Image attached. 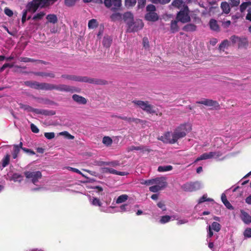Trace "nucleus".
I'll use <instances>...</instances> for the list:
<instances>
[{
  "mask_svg": "<svg viewBox=\"0 0 251 251\" xmlns=\"http://www.w3.org/2000/svg\"><path fill=\"white\" fill-rule=\"evenodd\" d=\"M191 129L188 124L181 125L177 127L173 132H167L159 139L165 143L174 144L180 138L184 137Z\"/></svg>",
  "mask_w": 251,
  "mask_h": 251,
  "instance_id": "obj_1",
  "label": "nucleus"
},
{
  "mask_svg": "<svg viewBox=\"0 0 251 251\" xmlns=\"http://www.w3.org/2000/svg\"><path fill=\"white\" fill-rule=\"evenodd\" d=\"M50 1V0H33L27 3L25 10L31 13H34L39 7H43L48 4Z\"/></svg>",
  "mask_w": 251,
  "mask_h": 251,
  "instance_id": "obj_2",
  "label": "nucleus"
},
{
  "mask_svg": "<svg viewBox=\"0 0 251 251\" xmlns=\"http://www.w3.org/2000/svg\"><path fill=\"white\" fill-rule=\"evenodd\" d=\"M179 9H180V10L177 14V20L182 23H186L190 21L191 18L189 16V11L188 6L184 5Z\"/></svg>",
  "mask_w": 251,
  "mask_h": 251,
  "instance_id": "obj_3",
  "label": "nucleus"
},
{
  "mask_svg": "<svg viewBox=\"0 0 251 251\" xmlns=\"http://www.w3.org/2000/svg\"><path fill=\"white\" fill-rule=\"evenodd\" d=\"M24 174L27 180L31 181L34 184H35L42 177V174L39 171H26L25 172Z\"/></svg>",
  "mask_w": 251,
  "mask_h": 251,
  "instance_id": "obj_4",
  "label": "nucleus"
},
{
  "mask_svg": "<svg viewBox=\"0 0 251 251\" xmlns=\"http://www.w3.org/2000/svg\"><path fill=\"white\" fill-rule=\"evenodd\" d=\"M202 187L201 183L199 181L186 183L181 186V188L186 192H193L199 190Z\"/></svg>",
  "mask_w": 251,
  "mask_h": 251,
  "instance_id": "obj_5",
  "label": "nucleus"
},
{
  "mask_svg": "<svg viewBox=\"0 0 251 251\" xmlns=\"http://www.w3.org/2000/svg\"><path fill=\"white\" fill-rule=\"evenodd\" d=\"M221 155L222 153L219 151L206 152L202 154L201 155L198 157L196 159L195 162H198L200 160H206L211 158L217 159Z\"/></svg>",
  "mask_w": 251,
  "mask_h": 251,
  "instance_id": "obj_6",
  "label": "nucleus"
},
{
  "mask_svg": "<svg viewBox=\"0 0 251 251\" xmlns=\"http://www.w3.org/2000/svg\"><path fill=\"white\" fill-rule=\"evenodd\" d=\"M56 90L62 92H73L72 88L69 86L60 84V85H54L50 83H48V90Z\"/></svg>",
  "mask_w": 251,
  "mask_h": 251,
  "instance_id": "obj_7",
  "label": "nucleus"
},
{
  "mask_svg": "<svg viewBox=\"0 0 251 251\" xmlns=\"http://www.w3.org/2000/svg\"><path fill=\"white\" fill-rule=\"evenodd\" d=\"M104 4L107 8H110L112 6V10L116 11L120 9L122 6L121 0H104Z\"/></svg>",
  "mask_w": 251,
  "mask_h": 251,
  "instance_id": "obj_8",
  "label": "nucleus"
},
{
  "mask_svg": "<svg viewBox=\"0 0 251 251\" xmlns=\"http://www.w3.org/2000/svg\"><path fill=\"white\" fill-rule=\"evenodd\" d=\"M124 19L125 20H127V19L129 20V21L127 23L128 28L127 29V30L129 32H133L137 31L138 30V28L135 27V26L132 27V25L134 24L133 23V15L130 12H126L124 14Z\"/></svg>",
  "mask_w": 251,
  "mask_h": 251,
  "instance_id": "obj_9",
  "label": "nucleus"
},
{
  "mask_svg": "<svg viewBox=\"0 0 251 251\" xmlns=\"http://www.w3.org/2000/svg\"><path fill=\"white\" fill-rule=\"evenodd\" d=\"M133 102L143 110L146 111L150 113L154 112V110L152 109V106L147 101L145 102L141 100H134Z\"/></svg>",
  "mask_w": 251,
  "mask_h": 251,
  "instance_id": "obj_10",
  "label": "nucleus"
},
{
  "mask_svg": "<svg viewBox=\"0 0 251 251\" xmlns=\"http://www.w3.org/2000/svg\"><path fill=\"white\" fill-rule=\"evenodd\" d=\"M90 201L91 204H92L94 206H99L100 210L101 212H104L106 213H108L110 212V208H113L114 207H110L108 208H107L106 209L104 208L102 206V203L100 201V200L97 198L93 197L92 198H91L90 199Z\"/></svg>",
  "mask_w": 251,
  "mask_h": 251,
  "instance_id": "obj_11",
  "label": "nucleus"
},
{
  "mask_svg": "<svg viewBox=\"0 0 251 251\" xmlns=\"http://www.w3.org/2000/svg\"><path fill=\"white\" fill-rule=\"evenodd\" d=\"M221 229V225L220 224H219L217 222H214L212 223L211 226H209V231L208 232V237L210 238L213 235V233L212 231V230H213L216 232H218Z\"/></svg>",
  "mask_w": 251,
  "mask_h": 251,
  "instance_id": "obj_12",
  "label": "nucleus"
},
{
  "mask_svg": "<svg viewBox=\"0 0 251 251\" xmlns=\"http://www.w3.org/2000/svg\"><path fill=\"white\" fill-rule=\"evenodd\" d=\"M63 78L69 79V80H73L77 81H83V82H89V79L87 77H77L74 75H62L61 76Z\"/></svg>",
  "mask_w": 251,
  "mask_h": 251,
  "instance_id": "obj_13",
  "label": "nucleus"
},
{
  "mask_svg": "<svg viewBox=\"0 0 251 251\" xmlns=\"http://www.w3.org/2000/svg\"><path fill=\"white\" fill-rule=\"evenodd\" d=\"M103 172L106 173H110L111 174L119 175V176H126L128 173L126 172H120L118 171L113 168H103Z\"/></svg>",
  "mask_w": 251,
  "mask_h": 251,
  "instance_id": "obj_14",
  "label": "nucleus"
},
{
  "mask_svg": "<svg viewBox=\"0 0 251 251\" xmlns=\"http://www.w3.org/2000/svg\"><path fill=\"white\" fill-rule=\"evenodd\" d=\"M197 103H200V104H202L205 105H207V106H209L213 107L215 108L219 106V104L217 101H214V100H208V99H205L203 100H201V101H198Z\"/></svg>",
  "mask_w": 251,
  "mask_h": 251,
  "instance_id": "obj_15",
  "label": "nucleus"
},
{
  "mask_svg": "<svg viewBox=\"0 0 251 251\" xmlns=\"http://www.w3.org/2000/svg\"><path fill=\"white\" fill-rule=\"evenodd\" d=\"M154 184L159 186L161 189H164L167 186V182L166 179L164 177H156L155 178V181Z\"/></svg>",
  "mask_w": 251,
  "mask_h": 251,
  "instance_id": "obj_16",
  "label": "nucleus"
},
{
  "mask_svg": "<svg viewBox=\"0 0 251 251\" xmlns=\"http://www.w3.org/2000/svg\"><path fill=\"white\" fill-rule=\"evenodd\" d=\"M240 218L246 224L248 225L251 223V216L243 210H241Z\"/></svg>",
  "mask_w": 251,
  "mask_h": 251,
  "instance_id": "obj_17",
  "label": "nucleus"
},
{
  "mask_svg": "<svg viewBox=\"0 0 251 251\" xmlns=\"http://www.w3.org/2000/svg\"><path fill=\"white\" fill-rule=\"evenodd\" d=\"M48 83H39L37 81H34L32 88L38 90H48Z\"/></svg>",
  "mask_w": 251,
  "mask_h": 251,
  "instance_id": "obj_18",
  "label": "nucleus"
},
{
  "mask_svg": "<svg viewBox=\"0 0 251 251\" xmlns=\"http://www.w3.org/2000/svg\"><path fill=\"white\" fill-rule=\"evenodd\" d=\"M145 19L148 21L155 22L158 20V15L155 12H148L145 15Z\"/></svg>",
  "mask_w": 251,
  "mask_h": 251,
  "instance_id": "obj_19",
  "label": "nucleus"
},
{
  "mask_svg": "<svg viewBox=\"0 0 251 251\" xmlns=\"http://www.w3.org/2000/svg\"><path fill=\"white\" fill-rule=\"evenodd\" d=\"M73 99L79 104H84L87 102V100L83 97L75 94L73 96Z\"/></svg>",
  "mask_w": 251,
  "mask_h": 251,
  "instance_id": "obj_20",
  "label": "nucleus"
},
{
  "mask_svg": "<svg viewBox=\"0 0 251 251\" xmlns=\"http://www.w3.org/2000/svg\"><path fill=\"white\" fill-rule=\"evenodd\" d=\"M221 8L222 9L223 13L228 14L230 11L229 4L226 1L222 2Z\"/></svg>",
  "mask_w": 251,
  "mask_h": 251,
  "instance_id": "obj_21",
  "label": "nucleus"
},
{
  "mask_svg": "<svg viewBox=\"0 0 251 251\" xmlns=\"http://www.w3.org/2000/svg\"><path fill=\"white\" fill-rule=\"evenodd\" d=\"M128 150L129 151H133L134 150L141 151L143 152H146V151L149 152V151H150L149 149H148L146 147H144V146H130Z\"/></svg>",
  "mask_w": 251,
  "mask_h": 251,
  "instance_id": "obj_22",
  "label": "nucleus"
},
{
  "mask_svg": "<svg viewBox=\"0 0 251 251\" xmlns=\"http://www.w3.org/2000/svg\"><path fill=\"white\" fill-rule=\"evenodd\" d=\"M209 25L210 29L213 30L218 31L219 29V26L217 24V22L216 20L214 19H211L209 21Z\"/></svg>",
  "mask_w": 251,
  "mask_h": 251,
  "instance_id": "obj_23",
  "label": "nucleus"
},
{
  "mask_svg": "<svg viewBox=\"0 0 251 251\" xmlns=\"http://www.w3.org/2000/svg\"><path fill=\"white\" fill-rule=\"evenodd\" d=\"M248 45L247 39L246 38H239L238 46L239 48H246Z\"/></svg>",
  "mask_w": 251,
  "mask_h": 251,
  "instance_id": "obj_24",
  "label": "nucleus"
},
{
  "mask_svg": "<svg viewBox=\"0 0 251 251\" xmlns=\"http://www.w3.org/2000/svg\"><path fill=\"white\" fill-rule=\"evenodd\" d=\"M185 5V2L183 0H174L172 3V5L177 8H181L182 6Z\"/></svg>",
  "mask_w": 251,
  "mask_h": 251,
  "instance_id": "obj_25",
  "label": "nucleus"
},
{
  "mask_svg": "<svg viewBox=\"0 0 251 251\" xmlns=\"http://www.w3.org/2000/svg\"><path fill=\"white\" fill-rule=\"evenodd\" d=\"M128 196L126 194H123L118 197L116 200V202L117 204L122 203L125 202L127 200Z\"/></svg>",
  "mask_w": 251,
  "mask_h": 251,
  "instance_id": "obj_26",
  "label": "nucleus"
},
{
  "mask_svg": "<svg viewBox=\"0 0 251 251\" xmlns=\"http://www.w3.org/2000/svg\"><path fill=\"white\" fill-rule=\"evenodd\" d=\"M229 42L227 40H224L220 45L219 49L220 51H224L229 46Z\"/></svg>",
  "mask_w": 251,
  "mask_h": 251,
  "instance_id": "obj_27",
  "label": "nucleus"
},
{
  "mask_svg": "<svg viewBox=\"0 0 251 251\" xmlns=\"http://www.w3.org/2000/svg\"><path fill=\"white\" fill-rule=\"evenodd\" d=\"M183 29L184 31H188V32L194 31L196 30V26L194 24H188V25H185L183 27Z\"/></svg>",
  "mask_w": 251,
  "mask_h": 251,
  "instance_id": "obj_28",
  "label": "nucleus"
},
{
  "mask_svg": "<svg viewBox=\"0 0 251 251\" xmlns=\"http://www.w3.org/2000/svg\"><path fill=\"white\" fill-rule=\"evenodd\" d=\"M46 19L49 23L55 24L57 22V18L54 14H49L47 16Z\"/></svg>",
  "mask_w": 251,
  "mask_h": 251,
  "instance_id": "obj_29",
  "label": "nucleus"
},
{
  "mask_svg": "<svg viewBox=\"0 0 251 251\" xmlns=\"http://www.w3.org/2000/svg\"><path fill=\"white\" fill-rule=\"evenodd\" d=\"M10 155L6 154L2 159L1 164L2 168H5L8 165L10 161Z\"/></svg>",
  "mask_w": 251,
  "mask_h": 251,
  "instance_id": "obj_30",
  "label": "nucleus"
},
{
  "mask_svg": "<svg viewBox=\"0 0 251 251\" xmlns=\"http://www.w3.org/2000/svg\"><path fill=\"white\" fill-rule=\"evenodd\" d=\"M173 169V167L171 165L160 166L158 167L157 171L159 172H167Z\"/></svg>",
  "mask_w": 251,
  "mask_h": 251,
  "instance_id": "obj_31",
  "label": "nucleus"
},
{
  "mask_svg": "<svg viewBox=\"0 0 251 251\" xmlns=\"http://www.w3.org/2000/svg\"><path fill=\"white\" fill-rule=\"evenodd\" d=\"M23 176L18 173L13 174L11 177V179L15 182H21L23 180Z\"/></svg>",
  "mask_w": 251,
  "mask_h": 251,
  "instance_id": "obj_32",
  "label": "nucleus"
},
{
  "mask_svg": "<svg viewBox=\"0 0 251 251\" xmlns=\"http://www.w3.org/2000/svg\"><path fill=\"white\" fill-rule=\"evenodd\" d=\"M98 25V24L96 19H91L88 22V26L90 29H94L97 27Z\"/></svg>",
  "mask_w": 251,
  "mask_h": 251,
  "instance_id": "obj_33",
  "label": "nucleus"
},
{
  "mask_svg": "<svg viewBox=\"0 0 251 251\" xmlns=\"http://www.w3.org/2000/svg\"><path fill=\"white\" fill-rule=\"evenodd\" d=\"M251 5V1H247L243 2L240 6V11L241 13H243L247 8Z\"/></svg>",
  "mask_w": 251,
  "mask_h": 251,
  "instance_id": "obj_34",
  "label": "nucleus"
},
{
  "mask_svg": "<svg viewBox=\"0 0 251 251\" xmlns=\"http://www.w3.org/2000/svg\"><path fill=\"white\" fill-rule=\"evenodd\" d=\"M136 2V0H125V5L129 8L135 6Z\"/></svg>",
  "mask_w": 251,
  "mask_h": 251,
  "instance_id": "obj_35",
  "label": "nucleus"
},
{
  "mask_svg": "<svg viewBox=\"0 0 251 251\" xmlns=\"http://www.w3.org/2000/svg\"><path fill=\"white\" fill-rule=\"evenodd\" d=\"M36 75L42 76H49L50 77L53 78L55 76L54 74L53 73H44V72H38L35 73Z\"/></svg>",
  "mask_w": 251,
  "mask_h": 251,
  "instance_id": "obj_36",
  "label": "nucleus"
},
{
  "mask_svg": "<svg viewBox=\"0 0 251 251\" xmlns=\"http://www.w3.org/2000/svg\"><path fill=\"white\" fill-rule=\"evenodd\" d=\"M213 201V200L211 198H207V195L204 194L203 195L201 198H200L198 201L199 203H202L204 201Z\"/></svg>",
  "mask_w": 251,
  "mask_h": 251,
  "instance_id": "obj_37",
  "label": "nucleus"
},
{
  "mask_svg": "<svg viewBox=\"0 0 251 251\" xmlns=\"http://www.w3.org/2000/svg\"><path fill=\"white\" fill-rule=\"evenodd\" d=\"M110 18L113 21L120 20L122 19V14L120 13H115L111 15Z\"/></svg>",
  "mask_w": 251,
  "mask_h": 251,
  "instance_id": "obj_38",
  "label": "nucleus"
},
{
  "mask_svg": "<svg viewBox=\"0 0 251 251\" xmlns=\"http://www.w3.org/2000/svg\"><path fill=\"white\" fill-rule=\"evenodd\" d=\"M171 216L168 215L163 216L161 217L159 222L161 224H165L169 222L171 220Z\"/></svg>",
  "mask_w": 251,
  "mask_h": 251,
  "instance_id": "obj_39",
  "label": "nucleus"
},
{
  "mask_svg": "<svg viewBox=\"0 0 251 251\" xmlns=\"http://www.w3.org/2000/svg\"><path fill=\"white\" fill-rule=\"evenodd\" d=\"M59 135L64 136L68 139L73 140L74 139V136L71 135L68 132L66 131L60 132Z\"/></svg>",
  "mask_w": 251,
  "mask_h": 251,
  "instance_id": "obj_40",
  "label": "nucleus"
},
{
  "mask_svg": "<svg viewBox=\"0 0 251 251\" xmlns=\"http://www.w3.org/2000/svg\"><path fill=\"white\" fill-rule=\"evenodd\" d=\"M102 143L106 145V146H109L112 143V140L111 138H110L108 136H104L102 139Z\"/></svg>",
  "mask_w": 251,
  "mask_h": 251,
  "instance_id": "obj_41",
  "label": "nucleus"
},
{
  "mask_svg": "<svg viewBox=\"0 0 251 251\" xmlns=\"http://www.w3.org/2000/svg\"><path fill=\"white\" fill-rule=\"evenodd\" d=\"M161 190L162 189L160 188H159V186L156 185L155 184H154L153 186L150 187L149 188V190L151 192L153 193H156Z\"/></svg>",
  "mask_w": 251,
  "mask_h": 251,
  "instance_id": "obj_42",
  "label": "nucleus"
},
{
  "mask_svg": "<svg viewBox=\"0 0 251 251\" xmlns=\"http://www.w3.org/2000/svg\"><path fill=\"white\" fill-rule=\"evenodd\" d=\"M171 29L173 32L177 31L178 27L176 21H172L171 25Z\"/></svg>",
  "mask_w": 251,
  "mask_h": 251,
  "instance_id": "obj_43",
  "label": "nucleus"
},
{
  "mask_svg": "<svg viewBox=\"0 0 251 251\" xmlns=\"http://www.w3.org/2000/svg\"><path fill=\"white\" fill-rule=\"evenodd\" d=\"M146 11L148 12H155L156 11V7L153 4H149L146 7Z\"/></svg>",
  "mask_w": 251,
  "mask_h": 251,
  "instance_id": "obj_44",
  "label": "nucleus"
},
{
  "mask_svg": "<svg viewBox=\"0 0 251 251\" xmlns=\"http://www.w3.org/2000/svg\"><path fill=\"white\" fill-rule=\"evenodd\" d=\"M174 219H176L177 220V225H180L184 224H186L188 222V220L186 219H180L178 218H176V217H174Z\"/></svg>",
  "mask_w": 251,
  "mask_h": 251,
  "instance_id": "obj_45",
  "label": "nucleus"
},
{
  "mask_svg": "<svg viewBox=\"0 0 251 251\" xmlns=\"http://www.w3.org/2000/svg\"><path fill=\"white\" fill-rule=\"evenodd\" d=\"M94 164L98 166H102L103 165H109L110 163L108 162H104L102 161H97L96 160L94 162Z\"/></svg>",
  "mask_w": 251,
  "mask_h": 251,
  "instance_id": "obj_46",
  "label": "nucleus"
},
{
  "mask_svg": "<svg viewBox=\"0 0 251 251\" xmlns=\"http://www.w3.org/2000/svg\"><path fill=\"white\" fill-rule=\"evenodd\" d=\"M20 151V150L18 149V147L17 146H14L13 151L12 153V156L14 159H16L18 157Z\"/></svg>",
  "mask_w": 251,
  "mask_h": 251,
  "instance_id": "obj_47",
  "label": "nucleus"
},
{
  "mask_svg": "<svg viewBox=\"0 0 251 251\" xmlns=\"http://www.w3.org/2000/svg\"><path fill=\"white\" fill-rule=\"evenodd\" d=\"M127 206H128L127 204H122L120 206L119 209L117 210L116 211V212H126L127 210Z\"/></svg>",
  "mask_w": 251,
  "mask_h": 251,
  "instance_id": "obj_48",
  "label": "nucleus"
},
{
  "mask_svg": "<svg viewBox=\"0 0 251 251\" xmlns=\"http://www.w3.org/2000/svg\"><path fill=\"white\" fill-rule=\"evenodd\" d=\"M20 60L21 62H25V63L30 62H34L37 61L34 59L30 58L28 57H21L20 59Z\"/></svg>",
  "mask_w": 251,
  "mask_h": 251,
  "instance_id": "obj_49",
  "label": "nucleus"
},
{
  "mask_svg": "<svg viewBox=\"0 0 251 251\" xmlns=\"http://www.w3.org/2000/svg\"><path fill=\"white\" fill-rule=\"evenodd\" d=\"M111 40L108 37H104L103 40V44L106 47H109L111 44Z\"/></svg>",
  "mask_w": 251,
  "mask_h": 251,
  "instance_id": "obj_50",
  "label": "nucleus"
},
{
  "mask_svg": "<svg viewBox=\"0 0 251 251\" xmlns=\"http://www.w3.org/2000/svg\"><path fill=\"white\" fill-rule=\"evenodd\" d=\"M44 15H45V13L44 12H40L38 13L37 14H35L33 16V19L34 20H40L44 17Z\"/></svg>",
  "mask_w": 251,
  "mask_h": 251,
  "instance_id": "obj_51",
  "label": "nucleus"
},
{
  "mask_svg": "<svg viewBox=\"0 0 251 251\" xmlns=\"http://www.w3.org/2000/svg\"><path fill=\"white\" fill-rule=\"evenodd\" d=\"M146 3V0H138V8L141 9L145 7Z\"/></svg>",
  "mask_w": 251,
  "mask_h": 251,
  "instance_id": "obj_52",
  "label": "nucleus"
},
{
  "mask_svg": "<svg viewBox=\"0 0 251 251\" xmlns=\"http://www.w3.org/2000/svg\"><path fill=\"white\" fill-rule=\"evenodd\" d=\"M44 136L47 139L50 140L54 138L55 134L54 132H45Z\"/></svg>",
  "mask_w": 251,
  "mask_h": 251,
  "instance_id": "obj_53",
  "label": "nucleus"
},
{
  "mask_svg": "<svg viewBox=\"0 0 251 251\" xmlns=\"http://www.w3.org/2000/svg\"><path fill=\"white\" fill-rule=\"evenodd\" d=\"M20 107L21 108L25 110H26L27 111H31L32 109V107H31L29 105L24 104L22 103L20 104Z\"/></svg>",
  "mask_w": 251,
  "mask_h": 251,
  "instance_id": "obj_54",
  "label": "nucleus"
},
{
  "mask_svg": "<svg viewBox=\"0 0 251 251\" xmlns=\"http://www.w3.org/2000/svg\"><path fill=\"white\" fill-rule=\"evenodd\" d=\"M4 12L5 15H6L7 16H8L9 17H12L13 15V11L11 9L8 8V7H5L4 8Z\"/></svg>",
  "mask_w": 251,
  "mask_h": 251,
  "instance_id": "obj_55",
  "label": "nucleus"
},
{
  "mask_svg": "<svg viewBox=\"0 0 251 251\" xmlns=\"http://www.w3.org/2000/svg\"><path fill=\"white\" fill-rule=\"evenodd\" d=\"M244 235L247 238H251V228H247L244 232Z\"/></svg>",
  "mask_w": 251,
  "mask_h": 251,
  "instance_id": "obj_56",
  "label": "nucleus"
},
{
  "mask_svg": "<svg viewBox=\"0 0 251 251\" xmlns=\"http://www.w3.org/2000/svg\"><path fill=\"white\" fill-rule=\"evenodd\" d=\"M229 3L231 7L237 6L240 3V0H229Z\"/></svg>",
  "mask_w": 251,
  "mask_h": 251,
  "instance_id": "obj_57",
  "label": "nucleus"
},
{
  "mask_svg": "<svg viewBox=\"0 0 251 251\" xmlns=\"http://www.w3.org/2000/svg\"><path fill=\"white\" fill-rule=\"evenodd\" d=\"M76 0H65V3L68 6H72L74 5Z\"/></svg>",
  "mask_w": 251,
  "mask_h": 251,
  "instance_id": "obj_58",
  "label": "nucleus"
},
{
  "mask_svg": "<svg viewBox=\"0 0 251 251\" xmlns=\"http://www.w3.org/2000/svg\"><path fill=\"white\" fill-rule=\"evenodd\" d=\"M13 67V64H11L9 63H5L0 68V72H3L6 68L9 67V68H12Z\"/></svg>",
  "mask_w": 251,
  "mask_h": 251,
  "instance_id": "obj_59",
  "label": "nucleus"
},
{
  "mask_svg": "<svg viewBox=\"0 0 251 251\" xmlns=\"http://www.w3.org/2000/svg\"><path fill=\"white\" fill-rule=\"evenodd\" d=\"M155 181V178L146 180L145 182H144V185H153L154 184Z\"/></svg>",
  "mask_w": 251,
  "mask_h": 251,
  "instance_id": "obj_60",
  "label": "nucleus"
},
{
  "mask_svg": "<svg viewBox=\"0 0 251 251\" xmlns=\"http://www.w3.org/2000/svg\"><path fill=\"white\" fill-rule=\"evenodd\" d=\"M27 10H24L23 11L22 18V22L24 24L26 20V16H27Z\"/></svg>",
  "mask_w": 251,
  "mask_h": 251,
  "instance_id": "obj_61",
  "label": "nucleus"
},
{
  "mask_svg": "<svg viewBox=\"0 0 251 251\" xmlns=\"http://www.w3.org/2000/svg\"><path fill=\"white\" fill-rule=\"evenodd\" d=\"M31 130V131L35 133H37L39 132V130L38 128L33 124H31L30 125Z\"/></svg>",
  "mask_w": 251,
  "mask_h": 251,
  "instance_id": "obj_62",
  "label": "nucleus"
},
{
  "mask_svg": "<svg viewBox=\"0 0 251 251\" xmlns=\"http://www.w3.org/2000/svg\"><path fill=\"white\" fill-rule=\"evenodd\" d=\"M239 38L240 37L238 36L233 35L230 37V40L233 44L237 43L238 44V41L239 40Z\"/></svg>",
  "mask_w": 251,
  "mask_h": 251,
  "instance_id": "obj_63",
  "label": "nucleus"
},
{
  "mask_svg": "<svg viewBox=\"0 0 251 251\" xmlns=\"http://www.w3.org/2000/svg\"><path fill=\"white\" fill-rule=\"evenodd\" d=\"M246 19L251 22V7H250L248 9V14H247Z\"/></svg>",
  "mask_w": 251,
  "mask_h": 251,
  "instance_id": "obj_64",
  "label": "nucleus"
}]
</instances>
